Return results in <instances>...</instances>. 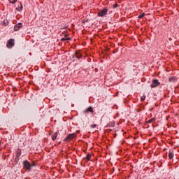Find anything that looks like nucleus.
<instances>
[{"label": "nucleus", "instance_id": "17", "mask_svg": "<svg viewBox=\"0 0 179 179\" xmlns=\"http://www.w3.org/2000/svg\"><path fill=\"white\" fill-rule=\"evenodd\" d=\"M155 121V118H152L150 120H148V123L150 124V122H153Z\"/></svg>", "mask_w": 179, "mask_h": 179}, {"label": "nucleus", "instance_id": "4", "mask_svg": "<svg viewBox=\"0 0 179 179\" xmlns=\"http://www.w3.org/2000/svg\"><path fill=\"white\" fill-rule=\"evenodd\" d=\"M77 134L76 133H73L71 134H69L64 139V141H66V142H69V141H72V139H73V138H76Z\"/></svg>", "mask_w": 179, "mask_h": 179}, {"label": "nucleus", "instance_id": "13", "mask_svg": "<svg viewBox=\"0 0 179 179\" xmlns=\"http://www.w3.org/2000/svg\"><path fill=\"white\" fill-rule=\"evenodd\" d=\"M144 16H145V13H143L138 15V19H142V17H144Z\"/></svg>", "mask_w": 179, "mask_h": 179}, {"label": "nucleus", "instance_id": "5", "mask_svg": "<svg viewBox=\"0 0 179 179\" xmlns=\"http://www.w3.org/2000/svg\"><path fill=\"white\" fill-rule=\"evenodd\" d=\"M160 85V82H159V80H153L152 83L150 85V87L152 88L157 87Z\"/></svg>", "mask_w": 179, "mask_h": 179}, {"label": "nucleus", "instance_id": "2", "mask_svg": "<svg viewBox=\"0 0 179 179\" xmlns=\"http://www.w3.org/2000/svg\"><path fill=\"white\" fill-rule=\"evenodd\" d=\"M107 12H108V9L107 8H105L103 10L99 11L98 16H99L100 17H103V16H106V15H107Z\"/></svg>", "mask_w": 179, "mask_h": 179}, {"label": "nucleus", "instance_id": "19", "mask_svg": "<svg viewBox=\"0 0 179 179\" xmlns=\"http://www.w3.org/2000/svg\"><path fill=\"white\" fill-rule=\"evenodd\" d=\"M115 8H118V4L115 3L113 5V9H115Z\"/></svg>", "mask_w": 179, "mask_h": 179}, {"label": "nucleus", "instance_id": "7", "mask_svg": "<svg viewBox=\"0 0 179 179\" xmlns=\"http://www.w3.org/2000/svg\"><path fill=\"white\" fill-rule=\"evenodd\" d=\"M83 114H87L89 113H93V108L91 106L88 107L87 109L83 111Z\"/></svg>", "mask_w": 179, "mask_h": 179}, {"label": "nucleus", "instance_id": "10", "mask_svg": "<svg viewBox=\"0 0 179 179\" xmlns=\"http://www.w3.org/2000/svg\"><path fill=\"white\" fill-rule=\"evenodd\" d=\"M169 82H171V83H174V82H177V80L176 79V78H174V77H171L170 78H169Z\"/></svg>", "mask_w": 179, "mask_h": 179}, {"label": "nucleus", "instance_id": "22", "mask_svg": "<svg viewBox=\"0 0 179 179\" xmlns=\"http://www.w3.org/2000/svg\"><path fill=\"white\" fill-rule=\"evenodd\" d=\"M67 40H71V38H67Z\"/></svg>", "mask_w": 179, "mask_h": 179}, {"label": "nucleus", "instance_id": "9", "mask_svg": "<svg viewBox=\"0 0 179 179\" xmlns=\"http://www.w3.org/2000/svg\"><path fill=\"white\" fill-rule=\"evenodd\" d=\"M169 159H173V157H174V152H173V151L169 152Z\"/></svg>", "mask_w": 179, "mask_h": 179}, {"label": "nucleus", "instance_id": "14", "mask_svg": "<svg viewBox=\"0 0 179 179\" xmlns=\"http://www.w3.org/2000/svg\"><path fill=\"white\" fill-rule=\"evenodd\" d=\"M92 158V155H90V154H88V155H87V157H86V159H87V160H90V159Z\"/></svg>", "mask_w": 179, "mask_h": 179}, {"label": "nucleus", "instance_id": "16", "mask_svg": "<svg viewBox=\"0 0 179 179\" xmlns=\"http://www.w3.org/2000/svg\"><path fill=\"white\" fill-rule=\"evenodd\" d=\"M96 127H97V124H96L90 125V128H96Z\"/></svg>", "mask_w": 179, "mask_h": 179}, {"label": "nucleus", "instance_id": "6", "mask_svg": "<svg viewBox=\"0 0 179 179\" xmlns=\"http://www.w3.org/2000/svg\"><path fill=\"white\" fill-rule=\"evenodd\" d=\"M22 27H23V24L22 23L17 24L14 27V31H19V30H20V29H22Z\"/></svg>", "mask_w": 179, "mask_h": 179}, {"label": "nucleus", "instance_id": "12", "mask_svg": "<svg viewBox=\"0 0 179 179\" xmlns=\"http://www.w3.org/2000/svg\"><path fill=\"white\" fill-rule=\"evenodd\" d=\"M57 134L55 133L54 135L52 136V140L55 141L57 139Z\"/></svg>", "mask_w": 179, "mask_h": 179}, {"label": "nucleus", "instance_id": "11", "mask_svg": "<svg viewBox=\"0 0 179 179\" xmlns=\"http://www.w3.org/2000/svg\"><path fill=\"white\" fill-rule=\"evenodd\" d=\"M76 58H82V54H80V52H76Z\"/></svg>", "mask_w": 179, "mask_h": 179}, {"label": "nucleus", "instance_id": "21", "mask_svg": "<svg viewBox=\"0 0 179 179\" xmlns=\"http://www.w3.org/2000/svg\"><path fill=\"white\" fill-rule=\"evenodd\" d=\"M65 40H66V38H62V41H65Z\"/></svg>", "mask_w": 179, "mask_h": 179}, {"label": "nucleus", "instance_id": "1", "mask_svg": "<svg viewBox=\"0 0 179 179\" xmlns=\"http://www.w3.org/2000/svg\"><path fill=\"white\" fill-rule=\"evenodd\" d=\"M22 166H23V168L27 171H30V170H31V167H33V166H34V164H30V162H29V161L25 160V161L23 162Z\"/></svg>", "mask_w": 179, "mask_h": 179}, {"label": "nucleus", "instance_id": "8", "mask_svg": "<svg viewBox=\"0 0 179 179\" xmlns=\"http://www.w3.org/2000/svg\"><path fill=\"white\" fill-rule=\"evenodd\" d=\"M20 156H22V150H18L17 152L15 158L19 159Z\"/></svg>", "mask_w": 179, "mask_h": 179}, {"label": "nucleus", "instance_id": "20", "mask_svg": "<svg viewBox=\"0 0 179 179\" xmlns=\"http://www.w3.org/2000/svg\"><path fill=\"white\" fill-rule=\"evenodd\" d=\"M22 9H23V6H22V4H21L20 9H19V8H17V10H22Z\"/></svg>", "mask_w": 179, "mask_h": 179}, {"label": "nucleus", "instance_id": "3", "mask_svg": "<svg viewBox=\"0 0 179 179\" xmlns=\"http://www.w3.org/2000/svg\"><path fill=\"white\" fill-rule=\"evenodd\" d=\"M14 46H15V39L13 38L9 39L6 43L7 48H12V47H14Z\"/></svg>", "mask_w": 179, "mask_h": 179}, {"label": "nucleus", "instance_id": "15", "mask_svg": "<svg viewBox=\"0 0 179 179\" xmlns=\"http://www.w3.org/2000/svg\"><path fill=\"white\" fill-rule=\"evenodd\" d=\"M10 3H16V2H17V0H9Z\"/></svg>", "mask_w": 179, "mask_h": 179}, {"label": "nucleus", "instance_id": "18", "mask_svg": "<svg viewBox=\"0 0 179 179\" xmlns=\"http://www.w3.org/2000/svg\"><path fill=\"white\" fill-rule=\"evenodd\" d=\"M141 100L143 101L145 99H146V96L143 95V96L141 97Z\"/></svg>", "mask_w": 179, "mask_h": 179}, {"label": "nucleus", "instance_id": "23", "mask_svg": "<svg viewBox=\"0 0 179 179\" xmlns=\"http://www.w3.org/2000/svg\"><path fill=\"white\" fill-rule=\"evenodd\" d=\"M0 145H1V142H0Z\"/></svg>", "mask_w": 179, "mask_h": 179}]
</instances>
